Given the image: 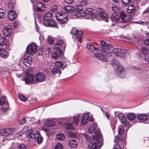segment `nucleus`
<instances>
[{
    "label": "nucleus",
    "mask_w": 149,
    "mask_h": 149,
    "mask_svg": "<svg viewBox=\"0 0 149 149\" xmlns=\"http://www.w3.org/2000/svg\"><path fill=\"white\" fill-rule=\"evenodd\" d=\"M144 43L147 45H149V39H146L143 41Z\"/></svg>",
    "instance_id": "64"
},
{
    "label": "nucleus",
    "mask_w": 149,
    "mask_h": 149,
    "mask_svg": "<svg viewBox=\"0 0 149 149\" xmlns=\"http://www.w3.org/2000/svg\"><path fill=\"white\" fill-rule=\"evenodd\" d=\"M9 128L0 130V135L1 136H7L10 135Z\"/></svg>",
    "instance_id": "23"
},
{
    "label": "nucleus",
    "mask_w": 149,
    "mask_h": 149,
    "mask_svg": "<svg viewBox=\"0 0 149 149\" xmlns=\"http://www.w3.org/2000/svg\"><path fill=\"white\" fill-rule=\"evenodd\" d=\"M44 51V49L43 48H40L38 49L37 51L38 55H41Z\"/></svg>",
    "instance_id": "58"
},
{
    "label": "nucleus",
    "mask_w": 149,
    "mask_h": 149,
    "mask_svg": "<svg viewBox=\"0 0 149 149\" xmlns=\"http://www.w3.org/2000/svg\"><path fill=\"white\" fill-rule=\"evenodd\" d=\"M113 52L117 56H121V49L113 48Z\"/></svg>",
    "instance_id": "33"
},
{
    "label": "nucleus",
    "mask_w": 149,
    "mask_h": 149,
    "mask_svg": "<svg viewBox=\"0 0 149 149\" xmlns=\"http://www.w3.org/2000/svg\"><path fill=\"white\" fill-rule=\"evenodd\" d=\"M17 15L15 11L10 10L8 12V17L10 21L15 19L17 17Z\"/></svg>",
    "instance_id": "13"
},
{
    "label": "nucleus",
    "mask_w": 149,
    "mask_h": 149,
    "mask_svg": "<svg viewBox=\"0 0 149 149\" xmlns=\"http://www.w3.org/2000/svg\"><path fill=\"white\" fill-rule=\"evenodd\" d=\"M69 136L72 138L75 137L76 136V134L75 133L73 132H70L69 133Z\"/></svg>",
    "instance_id": "61"
},
{
    "label": "nucleus",
    "mask_w": 149,
    "mask_h": 149,
    "mask_svg": "<svg viewBox=\"0 0 149 149\" xmlns=\"http://www.w3.org/2000/svg\"><path fill=\"white\" fill-rule=\"evenodd\" d=\"M79 115L76 116L72 118L73 119V123L74 124H77L79 122Z\"/></svg>",
    "instance_id": "54"
},
{
    "label": "nucleus",
    "mask_w": 149,
    "mask_h": 149,
    "mask_svg": "<svg viewBox=\"0 0 149 149\" xmlns=\"http://www.w3.org/2000/svg\"><path fill=\"white\" fill-rule=\"evenodd\" d=\"M114 114L116 116L118 117L119 118L120 120V121L121 120V114L120 112L117 111H115L114 112Z\"/></svg>",
    "instance_id": "51"
},
{
    "label": "nucleus",
    "mask_w": 149,
    "mask_h": 149,
    "mask_svg": "<svg viewBox=\"0 0 149 149\" xmlns=\"http://www.w3.org/2000/svg\"><path fill=\"white\" fill-rule=\"evenodd\" d=\"M111 19L113 21L116 22L120 19V17L118 15H112L111 16Z\"/></svg>",
    "instance_id": "43"
},
{
    "label": "nucleus",
    "mask_w": 149,
    "mask_h": 149,
    "mask_svg": "<svg viewBox=\"0 0 149 149\" xmlns=\"http://www.w3.org/2000/svg\"><path fill=\"white\" fill-rule=\"evenodd\" d=\"M6 41L7 40L5 37L1 38L0 39V45L3 47L6 46L7 45Z\"/></svg>",
    "instance_id": "37"
},
{
    "label": "nucleus",
    "mask_w": 149,
    "mask_h": 149,
    "mask_svg": "<svg viewBox=\"0 0 149 149\" xmlns=\"http://www.w3.org/2000/svg\"><path fill=\"white\" fill-rule=\"evenodd\" d=\"M65 127L68 130H73L74 128L72 124L69 123H65Z\"/></svg>",
    "instance_id": "41"
},
{
    "label": "nucleus",
    "mask_w": 149,
    "mask_h": 149,
    "mask_svg": "<svg viewBox=\"0 0 149 149\" xmlns=\"http://www.w3.org/2000/svg\"><path fill=\"white\" fill-rule=\"evenodd\" d=\"M79 3L82 5L84 6L87 5L88 2L87 0H81L79 1Z\"/></svg>",
    "instance_id": "48"
},
{
    "label": "nucleus",
    "mask_w": 149,
    "mask_h": 149,
    "mask_svg": "<svg viewBox=\"0 0 149 149\" xmlns=\"http://www.w3.org/2000/svg\"><path fill=\"white\" fill-rule=\"evenodd\" d=\"M54 39L53 37L51 36L48 37V41L50 44H52L54 43Z\"/></svg>",
    "instance_id": "50"
},
{
    "label": "nucleus",
    "mask_w": 149,
    "mask_h": 149,
    "mask_svg": "<svg viewBox=\"0 0 149 149\" xmlns=\"http://www.w3.org/2000/svg\"><path fill=\"white\" fill-rule=\"evenodd\" d=\"M55 66L56 68H61L63 70L67 67L65 62H62L60 61H57L55 63Z\"/></svg>",
    "instance_id": "17"
},
{
    "label": "nucleus",
    "mask_w": 149,
    "mask_h": 149,
    "mask_svg": "<svg viewBox=\"0 0 149 149\" xmlns=\"http://www.w3.org/2000/svg\"><path fill=\"white\" fill-rule=\"evenodd\" d=\"M77 31L76 28L73 27L71 30V33L75 35Z\"/></svg>",
    "instance_id": "57"
},
{
    "label": "nucleus",
    "mask_w": 149,
    "mask_h": 149,
    "mask_svg": "<svg viewBox=\"0 0 149 149\" xmlns=\"http://www.w3.org/2000/svg\"><path fill=\"white\" fill-rule=\"evenodd\" d=\"M137 118L140 120L146 121L148 120V117L147 115L144 114H141L138 115Z\"/></svg>",
    "instance_id": "30"
},
{
    "label": "nucleus",
    "mask_w": 149,
    "mask_h": 149,
    "mask_svg": "<svg viewBox=\"0 0 149 149\" xmlns=\"http://www.w3.org/2000/svg\"><path fill=\"white\" fill-rule=\"evenodd\" d=\"M37 133H38V134L37 135V137L36 138V139L37 143L39 145L41 144L42 143L43 140V138L38 131L37 132Z\"/></svg>",
    "instance_id": "35"
},
{
    "label": "nucleus",
    "mask_w": 149,
    "mask_h": 149,
    "mask_svg": "<svg viewBox=\"0 0 149 149\" xmlns=\"http://www.w3.org/2000/svg\"><path fill=\"white\" fill-rule=\"evenodd\" d=\"M131 0H122V5L123 7H125L128 5V3Z\"/></svg>",
    "instance_id": "45"
},
{
    "label": "nucleus",
    "mask_w": 149,
    "mask_h": 149,
    "mask_svg": "<svg viewBox=\"0 0 149 149\" xmlns=\"http://www.w3.org/2000/svg\"><path fill=\"white\" fill-rule=\"evenodd\" d=\"M63 9L66 13H71L74 11V8L72 6L67 5L63 7Z\"/></svg>",
    "instance_id": "22"
},
{
    "label": "nucleus",
    "mask_w": 149,
    "mask_h": 149,
    "mask_svg": "<svg viewBox=\"0 0 149 149\" xmlns=\"http://www.w3.org/2000/svg\"><path fill=\"white\" fill-rule=\"evenodd\" d=\"M6 99V98L5 97L0 98V105H2L4 104Z\"/></svg>",
    "instance_id": "46"
},
{
    "label": "nucleus",
    "mask_w": 149,
    "mask_h": 149,
    "mask_svg": "<svg viewBox=\"0 0 149 149\" xmlns=\"http://www.w3.org/2000/svg\"><path fill=\"white\" fill-rule=\"evenodd\" d=\"M26 118H23L20 121L19 124L22 125H23L25 124L26 122Z\"/></svg>",
    "instance_id": "60"
},
{
    "label": "nucleus",
    "mask_w": 149,
    "mask_h": 149,
    "mask_svg": "<svg viewBox=\"0 0 149 149\" xmlns=\"http://www.w3.org/2000/svg\"><path fill=\"white\" fill-rule=\"evenodd\" d=\"M34 75L32 74H27L25 77L24 80L26 84H36V81L34 80Z\"/></svg>",
    "instance_id": "9"
},
{
    "label": "nucleus",
    "mask_w": 149,
    "mask_h": 149,
    "mask_svg": "<svg viewBox=\"0 0 149 149\" xmlns=\"http://www.w3.org/2000/svg\"><path fill=\"white\" fill-rule=\"evenodd\" d=\"M37 8L36 11L37 12H42L45 9V6L41 2L38 3L37 4Z\"/></svg>",
    "instance_id": "20"
},
{
    "label": "nucleus",
    "mask_w": 149,
    "mask_h": 149,
    "mask_svg": "<svg viewBox=\"0 0 149 149\" xmlns=\"http://www.w3.org/2000/svg\"><path fill=\"white\" fill-rule=\"evenodd\" d=\"M9 54L3 49H0V56L4 58H7L9 56Z\"/></svg>",
    "instance_id": "21"
},
{
    "label": "nucleus",
    "mask_w": 149,
    "mask_h": 149,
    "mask_svg": "<svg viewBox=\"0 0 149 149\" xmlns=\"http://www.w3.org/2000/svg\"><path fill=\"white\" fill-rule=\"evenodd\" d=\"M18 97L19 99L23 101H25L27 99L25 97L20 94L18 95Z\"/></svg>",
    "instance_id": "49"
},
{
    "label": "nucleus",
    "mask_w": 149,
    "mask_h": 149,
    "mask_svg": "<svg viewBox=\"0 0 149 149\" xmlns=\"http://www.w3.org/2000/svg\"><path fill=\"white\" fill-rule=\"evenodd\" d=\"M15 0H10L8 4V8L10 9L13 8L15 7Z\"/></svg>",
    "instance_id": "36"
},
{
    "label": "nucleus",
    "mask_w": 149,
    "mask_h": 149,
    "mask_svg": "<svg viewBox=\"0 0 149 149\" xmlns=\"http://www.w3.org/2000/svg\"><path fill=\"white\" fill-rule=\"evenodd\" d=\"M97 13L100 14V17L102 18H105L107 17V14L103 10L100 8H97Z\"/></svg>",
    "instance_id": "18"
},
{
    "label": "nucleus",
    "mask_w": 149,
    "mask_h": 149,
    "mask_svg": "<svg viewBox=\"0 0 149 149\" xmlns=\"http://www.w3.org/2000/svg\"><path fill=\"white\" fill-rule=\"evenodd\" d=\"M124 116H122V123L123 125H122V136H123V140L122 138V142L125 141V139L126 138L127 134V132H126L125 134L123 135V132H125V131H124L125 130H126V132L129 129V126L128 121L127 120L126 118L125 117L124 118Z\"/></svg>",
    "instance_id": "2"
},
{
    "label": "nucleus",
    "mask_w": 149,
    "mask_h": 149,
    "mask_svg": "<svg viewBox=\"0 0 149 149\" xmlns=\"http://www.w3.org/2000/svg\"><path fill=\"white\" fill-rule=\"evenodd\" d=\"M63 148L62 145L58 143L56 145L55 149H63Z\"/></svg>",
    "instance_id": "56"
},
{
    "label": "nucleus",
    "mask_w": 149,
    "mask_h": 149,
    "mask_svg": "<svg viewBox=\"0 0 149 149\" xmlns=\"http://www.w3.org/2000/svg\"><path fill=\"white\" fill-rule=\"evenodd\" d=\"M148 49L146 46L142 47L141 50V52L143 55H146L148 52Z\"/></svg>",
    "instance_id": "40"
},
{
    "label": "nucleus",
    "mask_w": 149,
    "mask_h": 149,
    "mask_svg": "<svg viewBox=\"0 0 149 149\" xmlns=\"http://www.w3.org/2000/svg\"><path fill=\"white\" fill-rule=\"evenodd\" d=\"M118 131L119 135H118V136H116L114 139V141L116 143L118 142L119 141H120V137L121 136V127H120V125L119 126Z\"/></svg>",
    "instance_id": "28"
},
{
    "label": "nucleus",
    "mask_w": 149,
    "mask_h": 149,
    "mask_svg": "<svg viewBox=\"0 0 149 149\" xmlns=\"http://www.w3.org/2000/svg\"><path fill=\"white\" fill-rule=\"evenodd\" d=\"M63 43V41L61 40H58L56 41V43L55 44V45L59 46L62 45Z\"/></svg>",
    "instance_id": "62"
},
{
    "label": "nucleus",
    "mask_w": 149,
    "mask_h": 149,
    "mask_svg": "<svg viewBox=\"0 0 149 149\" xmlns=\"http://www.w3.org/2000/svg\"><path fill=\"white\" fill-rule=\"evenodd\" d=\"M35 81L37 82H41L44 81L46 79L45 75L43 73L39 72L35 75Z\"/></svg>",
    "instance_id": "10"
},
{
    "label": "nucleus",
    "mask_w": 149,
    "mask_h": 149,
    "mask_svg": "<svg viewBox=\"0 0 149 149\" xmlns=\"http://www.w3.org/2000/svg\"><path fill=\"white\" fill-rule=\"evenodd\" d=\"M56 137L58 140L63 141L65 139V136L64 134L60 133L57 134L56 136Z\"/></svg>",
    "instance_id": "39"
},
{
    "label": "nucleus",
    "mask_w": 149,
    "mask_h": 149,
    "mask_svg": "<svg viewBox=\"0 0 149 149\" xmlns=\"http://www.w3.org/2000/svg\"><path fill=\"white\" fill-rule=\"evenodd\" d=\"M57 19L59 22L61 24L65 23L67 20V15L65 14L63 12H60L56 14Z\"/></svg>",
    "instance_id": "5"
},
{
    "label": "nucleus",
    "mask_w": 149,
    "mask_h": 149,
    "mask_svg": "<svg viewBox=\"0 0 149 149\" xmlns=\"http://www.w3.org/2000/svg\"><path fill=\"white\" fill-rule=\"evenodd\" d=\"M97 143L96 142H90L88 146V149H97Z\"/></svg>",
    "instance_id": "31"
},
{
    "label": "nucleus",
    "mask_w": 149,
    "mask_h": 149,
    "mask_svg": "<svg viewBox=\"0 0 149 149\" xmlns=\"http://www.w3.org/2000/svg\"><path fill=\"white\" fill-rule=\"evenodd\" d=\"M50 10L53 12H56L58 11V7L56 5L52 6Z\"/></svg>",
    "instance_id": "47"
},
{
    "label": "nucleus",
    "mask_w": 149,
    "mask_h": 149,
    "mask_svg": "<svg viewBox=\"0 0 149 149\" xmlns=\"http://www.w3.org/2000/svg\"><path fill=\"white\" fill-rule=\"evenodd\" d=\"M45 124L46 126L51 127L54 126L55 123L54 121L47 120L45 121Z\"/></svg>",
    "instance_id": "34"
},
{
    "label": "nucleus",
    "mask_w": 149,
    "mask_h": 149,
    "mask_svg": "<svg viewBox=\"0 0 149 149\" xmlns=\"http://www.w3.org/2000/svg\"><path fill=\"white\" fill-rule=\"evenodd\" d=\"M17 149H27V148L24 144H22L18 146Z\"/></svg>",
    "instance_id": "52"
},
{
    "label": "nucleus",
    "mask_w": 149,
    "mask_h": 149,
    "mask_svg": "<svg viewBox=\"0 0 149 149\" xmlns=\"http://www.w3.org/2000/svg\"><path fill=\"white\" fill-rule=\"evenodd\" d=\"M37 49V46L35 44H30L27 46L26 52L28 54L33 55L36 52Z\"/></svg>",
    "instance_id": "8"
},
{
    "label": "nucleus",
    "mask_w": 149,
    "mask_h": 149,
    "mask_svg": "<svg viewBox=\"0 0 149 149\" xmlns=\"http://www.w3.org/2000/svg\"><path fill=\"white\" fill-rule=\"evenodd\" d=\"M52 72L53 75L56 77H59L61 73V71L56 68H53L52 70Z\"/></svg>",
    "instance_id": "25"
},
{
    "label": "nucleus",
    "mask_w": 149,
    "mask_h": 149,
    "mask_svg": "<svg viewBox=\"0 0 149 149\" xmlns=\"http://www.w3.org/2000/svg\"><path fill=\"white\" fill-rule=\"evenodd\" d=\"M76 38L79 39H81L82 37V32L81 31H78L75 35Z\"/></svg>",
    "instance_id": "44"
},
{
    "label": "nucleus",
    "mask_w": 149,
    "mask_h": 149,
    "mask_svg": "<svg viewBox=\"0 0 149 149\" xmlns=\"http://www.w3.org/2000/svg\"><path fill=\"white\" fill-rule=\"evenodd\" d=\"M127 11L129 13H134L136 11V7L133 4L130 5L128 6Z\"/></svg>",
    "instance_id": "26"
},
{
    "label": "nucleus",
    "mask_w": 149,
    "mask_h": 149,
    "mask_svg": "<svg viewBox=\"0 0 149 149\" xmlns=\"http://www.w3.org/2000/svg\"><path fill=\"white\" fill-rule=\"evenodd\" d=\"M24 65L27 67H29L33 63L32 58L31 56H28L24 58L23 60Z\"/></svg>",
    "instance_id": "12"
},
{
    "label": "nucleus",
    "mask_w": 149,
    "mask_h": 149,
    "mask_svg": "<svg viewBox=\"0 0 149 149\" xmlns=\"http://www.w3.org/2000/svg\"><path fill=\"white\" fill-rule=\"evenodd\" d=\"M52 13L50 12H47L45 13L43 16V20L45 23L52 19Z\"/></svg>",
    "instance_id": "14"
},
{
    "label": "nucleus",
    "mask_w": 149,
    "mask_h": 149,
    "mask_svg": "<svg viewBox=\"0 0 149 149\" xmlns=\"http://www.w3.org/2000/svg\"><path fill=\"white\" fill-rule=\"evenodd\" d=\"M74 10L75 11L77 12L76 14L77 17V14L83 12L84 11L82 10L83 7L80 4H77L75 7Z\"/></svg>",
    "instance_id": "29"
},
{
    "label": "nucleus",
    "mask_w": 149,
    "mask_h": 149,
    "mask_svg": "<svg viewBox=\"0 0 149 149\" xmlns=\"http://www.w3.org/2000/svg\"><path fill=\"white\" fill-rule=\"evenodd\" d=\"M44 25L46 26L55 27L57 28H58L56 23L54 20H50L46 23H44Z\"/></svg>",
    "instance_id": "16"
},
{
    "label": "nucleus",
    "mask_w": 149,
    "mask_h": 149,
    "mask_svg": "<svg viewBox=\"0 0 149 149\" xmlns=\"http://www.w3.org/2000/svg\"><path fill=\"white\" fill-rule=\"evenodd\" d=\"M93 9L89 8H86L85 11L83 12H81L78 13L77 14V17L79 18L84 17L85 16L88 15L89 16H91L93 15Z\"/></svg>",
    "instance_id": "7"
},
{
    "label": "nucleus",
    "mask_w": 149,
    "mask_h": 149,
    "mask_svg": "<svg viewBox=\"0 0 149 149\" xmlns=\"http://www.w3.org/2000/svg\"><path fill=\"white\" fill-rule=\"evenodd\" d=\"M128 55V52L125 49H122V58H125Z\"/></svg>",
    "instance_id": "42"
},
{
    "label": "nucleus",
    "mask_w": 149,
    "mask_h": 149,
    "mask_svg": "<svg viewBox=\"0 0 149 149\" xmlns=\"http://www.w3.org/2000/svg\"><path fill=\"white\" fill-rule=\"evenodd\" d=\"M136 115L134 113H131L127 115V119L130 121L134 120L136 118Z\"/></svg>",
    "instance_id": "38"
},
{
    "label": "nucleus",
    "mask_w": 149,
    "mask_h": 149,
    "mask_svg": "<svg viewBox=\"0 0 149 149\" xmlns=\"http://www.w3.org/2000/svg\"><path fill=\"white\" fill-rule=\"evenodd\" d=\"M4 35L6 37H8L12 34V30L10 27L8 26L5 28L3 30Z\"/></svg>",
    "instance_id": "19"
},
{
    "label": "nucleus",
    "mask_w": 149,
    "mask_h": 149,
    "mask_svg": "<svg viewBox=\"0 0 149 149\" xmlns=\"http://www.w3.org/2000/svg\"><path fill=\"white\" fill-rule=\"evenodd\" d=\"M100 44L101 46L98 50L100 51L102 53H95L93 54V56L94 57L103 61H108V59L105 55L109 56H111L112 53L113 52V48L111 45L107 43L106 42L103 40L100 41Z\"/></svg>",
    "instance_id": "1"
},
{
    "label": "nucleus",
    "mask_w": 149,
    "mask_h": 149,
    "mask_svg": "<svg viewBox=\"0 0 149 149\" xmlns=\"http://www.w3.org/2000/svg\"><path fill=\"white\" fill-rule=\"evenodd\" d=\"M56 51L52 53L51 56L52 58L55 59H58L62 54L61 51L58 47H56Z\"/></svg>",
    "instance_id": "11"
},
{
    "label": "nucleus",
    "mask_w": 149,
    "mask_h": 149,
    "mask_svg": "<svg viewBox=\"0 0 149 149\" xmlns=\"http://www.w3.org/2000/svg\"><path fill=\"white\" fill-rule=\"evenodd\" d=\"M112 9L113 11L115 13L117 12L118 11L117 7L114 5L112 6Z\"/></svg>",
    "instance_id": "63"
},
{
    "label": "nucleus",
    "mask_w": 149,
    "mask_h": 149,
    "mask_svg": "<svg viewBox=\"0 0 149 149\" xmlns=\"http://www.w3.org/2000/svg\"><path fill=\"white\" fill-rule=\"evenodd\" d=\"M142 61L144 62V63H147L149 62V58L147 56H145L142 58Z\"/></svg>",
    "instance_id": "55"
},
{
    "label": "nucleus",
    "mask_w": 149,
    "mask_h": 149,
    "mask_svg": "<svg viewBox=\"0 0 149 149\" xmlns=\"http://www.w3.org/2000/svg\"><path fill=\"white\" fill-rule=\"evenodd\" d=\"M68 145L71 148H76L77 145V142L74 139H72L68 141Z\"/></svg>",
    "instance_id": "27"
},
{
    "label": "nucleus",
    "mask_w": 149,
    "mask_h": 149,
    "mask_svg": "<svg viewBox=\"0 0 149 149\" xmlns=\"http://www.w3.org/2000/svg\"><path fill=\"white\" fill-rule=\"evenodd\" d=\"M111 63L113 65L114 70L116 73L118 75L121 73V68L120 62L116 58H113L111 60Z\"/></svg>",
    "instance_id": "4"
},
{
    "label": "nucleus",
    "mask_w": 149,
    "mask_h": 149,
    "mask_svg": "<svg viewBox=\"0 0 149 149\" xmlns=\"http://www.w3.org/2000/svg\"><path fill=\"white\" fill-rule=\"evenodd\" d=\"M88 132L90 134H96L93 136V139L95 140H98L101 139L102 135L100 130L96 129L95 126H92L88 129Z\"/></svg>",
    "instance_id": "3"
},
{
    "label": "nucleus",
    "mask_w": 149,
    "mask_h": 149,
    "mask_svg": "<svg viewBox=\"0 0 149 149\" xmlns=\"http://www.w3.org/2000/svg\"><path fill=\"white\" fill-rule=\"evenodd\" d=\"M86 48L92 52H93L95 49H96L95 47L90 42H88L87 43Z\"/></svg>",
    "instance_id": "32"
},
{
    "label": "nucleus",
    "mask_w": 149,
    "mask_h": 149,
    "mask_svg": "<svg viewBox=\"0 0 149 149\" xmlns=\"http://www.w3.org/2000/svg\"><path fill=\"white\" fill-rule=\"evenodd\" d=\"M132 20L131 17L127 15L123 12H122V28L126 27L128 28L129 26L127 24L124 25V23H127L130 21Z\"/></svg>",
    "instance_id": "6"
},
{
    "label": "nucleus",
    "mask_w": 149,
    "mask_h": 149,
    "mask_svg": "<svg viewBox=\"0 0 149 149\" xmlns=\"http://www.w3.org/2000/svg\"><path fill=\"white\" fill-rule=\"evenodd\" d=\"M5 11L2 9L0 8V19L3 18L4 15Z\"/></svg>",
    "instance_id": "53"
},
{
    "label": "nucleus",
    "mask_w": 149,
    "mask_h": 149,
    "mask_svg": "<svg viewBox=\"0 0 149 149\" xmlns=\"http://www.w3.org/2000/svg\"><path fill=\"white\" fill-rule=\"evenodd\" d=\"M9 130H10V134H12L13 133L15 132L16 131V129L15 128H9Z\"/></svg>",
    "instance_id": "59"
},
{
    "label": "nucleus",
    "mask_w": 149,
    "mask_h": 149,
    "mask_svg": "<svg viewBox=\"0 0 149 149\" xmlns=\"http://www.w3.org/2000/svg\"><path fill=\"white\" fill-rule=\"evenodd\" d=\"M88 115L86 114H85L82 118L81 122V124L82 125H85L86 123L88 120H89L90 121L93 120V118L91 119H88Z\"/></svg>",
    "instance_id": "24"
},
{
    "label": "nucleus",
    "mask_w": 149,
    "mask_h": 149,
    "mask_svg": "<svg viewBox=\"0 0 149 149\" xmlns=\"http://www.w3.org/2000/svg\"><path fill=\"white\" fill-rule=\"evenodd\" d=\"M30 133L28 136L29 139L30 141L33 142L36 139L37 135L38 133L37 132H33L32 130H30Z\"/></svg>",
    "instance_id": "15"
}]
</instances>
